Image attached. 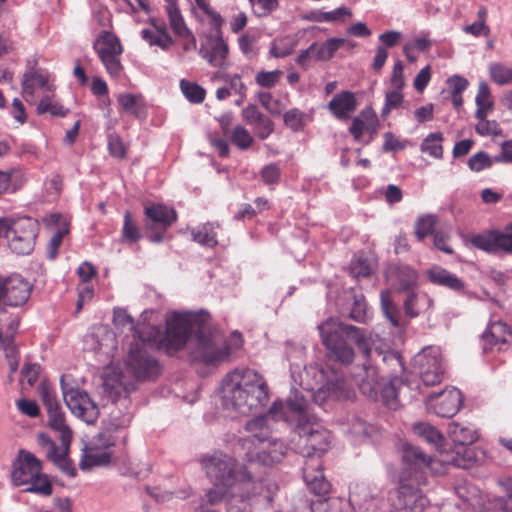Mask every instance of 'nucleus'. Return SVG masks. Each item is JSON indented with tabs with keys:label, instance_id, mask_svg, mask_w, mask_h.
<instances>
[{
	"label": "nucleus",
	"instance_id": "1",
	"mask_svg": "<svg viewBox=\"0 0 512 512\" xmlns=\"http://www.w3.org/2000/svg\"><path fill=\"white\" fill-rule=\"evenodd\" d=\"M146 328L149 333H139L138 339L130 344L126 360L129 371L137 379H151L160 371L159 362L146 349V342L157 343L172 355L189 341L192 361L208 365L224 361L230 355V347L219 330L188 314L175 312L167 320L163 334L156 327Z\"/></svg>",
	"mask_w": 512,
	"mask_h": 512
},
{
	"label": "nucleus",
	"instance_id": "2",
	"mask_svg": "<svg viewBox=\"0 0 512 512\" xmlns=\"http://www.w3.org/2000/svg\"><path fill=\"white\" fill-rule=\"evenodd\" d=\"M318 330L326 349L327 367L334 369L336 366L350 365L355 356L352 343L357 345L365 358L370 357L371 348L360 328L328 318L318 325Z\"/></svg>",
	"mask_w": 512,
	"mask_h": 512
},
{
	"label": "nucleus",
	"instance_id": "3",
	"mask_svg": "<svg viewBox=\"0 0 512 512\" xmlns=\"http://www.w3.org/2000/svg\"><path fill=\"white\" fill-rule=\"evenodd\" d=\"M222 398L225 406L241 414H247L267 404L268 386L257 371L237 368L223 378Z\"/></svg>",
	"mask_w": 512,
	"mask_h": 512
},
{
	"label": "nucleus",
	"instance_id": "4",
	"mask_svg": "<svg viewBox=\"0 0 512 512\" xmlns=\"http://www.w3.org/2000/svg\"><path fill=\"white\" fill-rule=\"evenodd\" d=\"M202 464L213 483L230 485L234 490H252V493L258 494L268 502L273 500L278 488L274 482L268 479L256 481L247 471L238 472L235 459L221 451H215L204 457Z\"/></svg>",
	"mask_w": 512,
	"mask_h": 512
},
{
	"label": "nucleus",
	"instance_id": "5",
	"mask_svg": "<svg viewBox=\"0 0 512 512\" xmlns=\"http://www.w3.org/2000/svg\"><path fill=\"white\" fill-rule=\"evenodd\" d=\"M11 478L15 486H25L23 492L42 496H50L53 493L51 481L42 473L40 460L31 452L20 450L13 463Z\"/></svg>",
	"mask_w": 512,
	"mask_h": 512
},
{
	"label": "nucleus",
	"instance_id": "6",
	"mask_svg": "<svg viewBox=\"0 0 512 512\" xmlns=\"http://www.w3.org/2000/svg\"><path fill=\"white\" fill-rule=\"evenodd\" d=\"M257 494L252 490H234L233 486L213 483L201 499L199 508L202 512L216 510L221 512L224 508L227 512H246V501Z\"/></svg>",
	"mask_w": 512,
	"mask_h": 512
},
{
	"label": "nucleus",
	"instance_id": "7",
	"mask_svg": "<svg viewBox=\"0 0 512 512\" xmlns=\"http://www.w3.org/2000/svg\"><path fill=\"white\" fill-rule=\"evenodd\" d=\"M447 433L457 450L455 456L443 459V461L459 468H468L474 460L473 450L468 446L477 440V431L471 425L452 422L448 425Z\"/></svg>",
	"mask_w": 512,
	"mask_h": 512
},
{
	"label": "nucleus",
	"instance_id": "8",
	"mask_svg": "<svg viewBox=\"0 0 512 512\" xmlns=\"http://www.w3.org/2000/svg\"><path fill=\"white\" fill-rule=\"evenodd\" d=\"M67 375L60 378L61 390L66 406L71 413L87 424H93L99 417L100 411L98 405L91 399L86 391L79 388L68 387Z\"/></svg>",
	"mask_w": 512,
	"mask_h": 512
},
{
	"label": "nucleus",
	"instance_id": "9",
	"mask_svg": "<svg viewBox=\"0 0 512 512\" xmlns=\"http://www.w3.org/2000/svg\"><path fill=\"white\" fill-rule=\"evenodd\" d=\"M413 368L425 386L441 383L444 378V367L439 347L423 348L414 356Z\"/></svg>",
	"mask_w": 512,
	"mask_h": 512
},
{
	"label": "nucleus",
	"instance_id": "10",
	"mask_svg": "<svg viewBox=\"0 0 512 512\" xmlns=\"http://www.w3.org/2000/svg\"><path fill=\"white\" fill-rule=\"evenodd\" d=\"M295 432L300 437V441L304 446V453L307 460H320V456L330 447L331 434L325 428L300 422L297 424Z\"/></svg>",
	"mask_w": 512,
	"mask_h": 512
},
{
	"label": "nucleus",
	"instance_id": "11",
	"mask_svg": "<svg viewBox=\"0 0 512 512\" xmlns=\"http://www.w3.org/2000/svg\"><path fill=\"white\" fill-rule=\"evenodd\" d=\"M144 215V227L147 232H152L149 240L153 243L162 242L167 229L177 220V213L173 208L159 203L146 206Z\"/></svg>",
	"mask_w": 512,
	"mask_h": 512
},
{
	"label": "nucleus",
	"instance_id": "12",
	"mask_svg": "<svg viewBox=\"0 0 512 512\" xmlns=\"http://www.w3.org/2000/svg\"><path fill=\"white\" fill-rule=\"evenodd\" d=\"M431 462L432 458L425 454L420 448L408 443L403 444V467L400 473V478L411 479L418 485H425V471L429 469Z\"/></svg>",
	"mask_w": 512,
	"mask_h": 512
},
{
	"label": "nucleus",
	"instance_id": "13",
	"mask_svg": "<svg viewBox=\"0 0 512 512\" xmlns=\"http://www.w3.org/2000/svg\"><path fill=\"white\" fill-rule=\"evenodd\" d=\"M93 47L107 72L113 77H118L123 69L119 59L123 48L119 38L113 33L104 31L97 38Z\"/></svg>",
	"mask_w": 512,
	"mask_h": 512
},
{
	"label": "nucleus",
	"instance_id": "14",
	"mask_svg": "<svg viewBox=\"0 0 512 512\" xmlns=\"http://www.w3.org/2000/svg\"><path fill=\"white\" fill-rule=\"evenodd\" d=\"M37 232V222L31 217L17 219L7 240L9 248L18 255L30 254L34 249Z\"/></svg>",
	"mask_w": 512,
	"mask_h": 512
},
{
	"label": "nucleus",
	"instance_id": "15",
	"mask_svg": "<svg viewBox=\"0 0 512 512\" xmlns=\"http://www.w3.org/2000/svg\"><path fill=\"white\" fill-rule=\"evenodd\" d=\"M471 244L487 253L496 254L504 252L512 254V223L504 231L489 230L483 233L472 235Z\"/></svg>",
	"mask_w": 512,
	"mask_h": 512
},
{
	"label": "nucleus",
	"instance_id": "16",
	"mask_svg": "<svg viewBox=\"0 0 512 512\" xmlns=\"http://www.w3.org/2000/svg\"><path fill=\"white\" fill-rule=\"evenodd\" d=\"M421 485L414 480L399 478L396 508L399 512H424L428 499L422 494Z\"/></svg>",
	"mask_w": 512,
	"mask_h": 512
},
{
	"label": "nucleus",
	"instance_id": "17",
	"mask_svg": "<svg viewBox=\"0 0 512 512\" xmlns=\"http://www.w3.org/2000/svg\"><path fill=\"white\" fill-rule=\"evenodd\" d=\"M269 417L276 418L277 416L269 415L268 412L266 415L255 417L246 422L244 429L249 435L238 440V445L244 453L253 451L255 446L267 445L266 441L274 436L269 424Z\"/></svg>",
	"mask_w": 512,
	"mask_h": 512
},
{
	"label": "nucleus",
	"instance_id": "18",
	"mask_svg": "<svg viewBox=\"0 0 512 512\" xmlns=\"http://www.w3.org/2000/svg\"><path fill=\"white\" fill-rule=\"evenodd\" d=\"M462 395L457 388H446L437 394H430L426 398V406L439 417H453L462 405Z\"/></svg>",
	"mask_w": 512,
	"mask_h": 512
},
{
	"label": "nucleus",
	"instance_id": "19",
	"mask_svg": "<svg viewBox=\"0 0 512 512\" xmlns=\"http://www.w3.org/2000/svg\"><path fill=\"white\" fill-rule=\"evenodd\" d=\"M32 286L20 275L0 280V304L18 307L27 302Z\"/></svg>",
	"mask_w": 512,
	"mask_h": 512
},
{
	"label": "nucleus",
	"instance_id": "20",
	"mask_svg": "<svg viewBox=\"0 0 512 512\" xmlns=\"http://www.w3.org/2000/svg\"><path fill=\"white\" fill-rule=\"evenodd\" d=\"M266 444L255 446L253 451L245 452V459L251 464L264 466H271L280 462L286 454V444L275 436L267 440Z\"/></svg>",
	"mask_w": 512,
	"mask_h": 512
},
{
	"label": "nucleus",
	"instance_id": "21",
	"mask_svg": "<svg viewBox=\"0 0 512 512\" xmlns=\"http://www.w3.org/2000/svg\"><path fill=\"white\" fill-rule=\"evenodd\" d=\"M349 503L357 512H377L382 497L378 488L358 483L350 488Z\"/></svg>",
	"mask_w": 512,
	"mask_h": 512
},
{
	"label": "nucleus",
	"instance_id": "22",
	"mask_svg": "<svg viewBox=\"0 0 512 512\" xmlns=\"http://www.w3.org/2000/svg\"><path fill=\"white\" fill-rule=\"evenodd\" d=\"M309 402L298 389H292L285 402L275 401L269 409V415L277 416L285 421L289 420L288 413L298 417L299 423L306 414Z\"/></svg>",
	"mask_w": 512,
	"mask_h": 512
},
{
	"label": "nucleus",
	"instance_id": "23",
	"mask_svg": "<svg viewBox=\"0 0 512 512\" xmlns=\"http://www.w3.org/2000/svg\"><path fill=\"white\" fill-rule=\"evenodd\" d=\"M215 36L207 39V47L202 46L199 54L213 67L222 68L225 66L228 55V45L222 37V30H215Z\"/></svg>",
	"mask_w": 512,
	"mask_h": 512
},
{
	"label": "nucleus",
	"instance_id": "24",
	"mask_svg": "<svg viewBox=\"0 0 512 512\" xmlns=\"http://www.w3.org/2000/svg\"><path fill=\"white\" fill-rule=\"evenodd\" d=\"M303 479L310 492L315 495H325L330 491V483L324 477L319 459L306 460Z\"/></svg>",
	"mask_w": 512,
	"mask_h": 512
},
{
	"label": "nucleus",
	"instance_id": "25",
	"mask_svg": "<svg viewBox=\"0 0 512 512\" xmlns=\"http://www.w3.org/2000/svg\"><path fill=\"white\" fill-rule=\"evenodd\" d=\"M386 276L388 279L395 281L397 291L400 293L414 291L419 279L418 272L411 266L404 264L391 265L386 272Z\"/></svg>",
	"mask_w": 512,
	"mask_h": 512
},
{
	"label": "nucleus",
	"instance_id": "26",
	"mask_svg": "<svg viewBox=\"0 0 512 512\" xmlns=\"http://www.w3.org/2000/svg\"><path fill=\"white\" fill-rule=\"evenodd\" d=\"M38 442L43 448L46 449L47 458L53 461L62 472L70 477L76 476V469L73 467L72 462L68 458L69 448L66 449V447L62 446L63 451L59 453L55 443L43 433L38 435Z\"/></svg>",
	"mask_w": 512,
	"mask_h": 512
},
{
	"label": "nucleus",
	"instance_id": "27",
	"mask_svg": "<svg viewBox=\"0 0 512 512\" xmlns=\"http://www.w3.org/2000/svg\"><path fill=\"white\" fill-rule=\"evenodd\" d=\"M426 277L432 284L445 287L456 293H463L465 290V283L441 266H432L426 271Z\"/></svg>",
	"mask_w": 512,
	"mask_h": 512
},
{
	"label": "nucleus",
	"instance_id": "28",
	"mask_svg": "<svg viewBox=\"0 0 512 512\" xmlns=\"http://www.w3.org/2000/svg\"><path fill=\"white\" fill-rule=\"evenodd\" d=\"M408 389V385L401 376L392 377L389 382L379 389L381 399L389 409L396 410L403 399V391Z\"/></svg>",
	"mask_w": 512,
	"mask_h": 512
},
{
	"label": "nucleus",
	"instance_id": "29",
	"mask_svg": "<svg viewBox=\"0 0 512 512\" xmlns=\"http://www.w3.org/2000/svg\"><path fill=\"white\" fill-rule=\"evenodd\" d=\"M356 107V97L350 91H342L335 94L327 106L329 111L340 120L349 119L350 114L355 111Z\"/></svg>",
	"mask_w": 512,
	"mask_h": 512
},
{
	"label": "nucleus",
	"instance_id": "30",
	"mask_svg": "<svg viewBox=\"0 0 512 512\" xmlns=\"http://www.w3.org/2000/svg\"><path fill=\"white\" fill-rule=\"evenodd\" d=\"M509 336H511V331L506 323L502 321L491 323L482 335L484 341L483 351L487 353L494 346H499L498 350H502L501 345L508 343Z\"/></svg>",
	"mask_w": 512,
	"mask_h": 512
},
{
	"label": "nucleus",
	"instance_id": "31",
	"mask_svg": "<svg viewBox=\"0 0 512 512\" xmlns=\"http://www.w3.org/2000/svg\"><path fill=\"white\" fill-rule=\"evenodd\" d=\"M403 301L405 315L409 318H416L422 312L429 309L433 300L424 292L417 290L408 291Z\"/></svg>",
	"mask_w": 512,
	"mask_h": 512
},
{
	"label": "nucleus",
	"instance_id": "32",
	"mask_svg": "<svg viewBox=\"0 0 512 512\" xmlns=\"http://www.w3.org/2000/svg\"><path fill=\"white\" fill-rule=\"evenodd\" d=\"M111 456L110 450L86 444L79 462V468L81 470H88L96 466H105L110 463Z\"/></svg>",
	"mask_w": 512,
	"mask_h": 512
},
{
	"label": "nucleus",
	"instance_id": "33",
	"mask_svg": "<svg viewBox=\"0 0 512 512\" xmlns=\"http://www.w3.org/2000/svg\"><path fill=\"white\" fill-rule=\"evenodd\" d=\"M19 318L11 316L6 323L0 318V346L8 356H13L17 352L14 344V336L19 328Z\"/></svg>",
	"mask_w": 512,
	"mask_h": 512
},
{
	"label": "nucleus",
	"instance_id": "34",
	"mask_svg": "<svg viewBox=\"0 0 512 512\" xmlns=\"http://www.w3.org/2000/svg\"><path fill=\"white\" fill-rule=\"evenodd\" d=\"M47 413L49 426L60 433L61 445L68 449L72 438V432L65 423V414L61 405L48 410Z\"/></svg>",
	"mask_w": 512,
	"mask_h": 512
},
{
	"label": "nucleus",
	"instance_id": "35",
	"mask_svg": "<svg viewBox=\"0 0 512 512\" xmlns=\"http://www.w3.org/2000/svg\"><path fill=\"white\" fill-rule=\"evenodd\" d=\"M364 374L358 383L359 389L365 396L376 400L381 388L377 369L373 366H364Z\"/></svg>",
	"mask_w": 512,
	"mask_h": 512
},
{
	"label": "nucleus",
	"instance_id": "36",
	"mask_svg": "<svg viewBox=\"0 0 512 512\" xmlns=\"http://www.w3.org/2000/svg\"><path fill=\"white\" fill-rule=\"evenodd\" d=\"M36 87L51 90V86L48 84L47 74L41 69H35L23 75L22 92L24 95L33 96Z\"/></svg>",
	"mask_w": 512,
	"mask_h": 512
},
{
	"label": "nucleus",
	"instance_id": "37",
	"mask_svg": "<svg viewBox=\"0 0 512 512\" xmlns=\"http://www.w3.org/2000/svg\"><path fill=\"white\" fill-rule=\"evenodd\" d=\"M381 310L385 318L391 323L393 327H401L402 318L398 306L394 303L391 292L383 290L380 293Z\"/></svg>",
	"mask_w": 512,
	"mask_h": 512
},
{
	"label": "nucleus",
	"instance_id": "38",
	"mask_svg": "<svg viewBox=\"0 0 512 512\" xmlns=\"http://www.w3.org/2000/svg\"><path fill=\"white\" fill-rule=\"evenodd\" d=\"M343 46L353 48L356 46V44L344 38H330L326 40L320 47H316L315 58L316 60L320 61L330 60L334 56L335 52Z\"/></svg>",
	"mask_w": 512,
	"mask_h": 512
},
{
	"label": "nucleus",
	"instance_id": "39",
	"mask_svg": "<svg viewBox=\"0 0 512 512\" xmlns=\"http://www.w3.org/2000/svg\"><path fill=\"white\" fill-rule=\"evenodd\" d=\"M413 431L428 443L433 444L440 452H443L442 445L444 438L434 426L428 423H416L413 426Z\"/></svg>",
	"mask_w": 512,
	"mask_h": 512
},
{
	"label": "nucleus",
	"instance_id": "40",
	"mask_svg": "<svg viewBox=\"0 0 512 512\" xmlns=\"http://www.w3.org/2000/svg\"><path fill=\"white\" fill-rule=\"evenodd\" d=\"M458 497L469 507L476 509L483 503L482 496L477 487L472 484L464 483L456 487Z\"/></svg>",
	"mask_w": 512,
	"mask_h": 512
},
{
	"label": "nucleus",
	"instance_id": "41",
	"mask_svg": "<svg viewBox=\"0 0 512 512\" xmlns=\"http://www.w3.org/2000/svg\"><path fill=\"white\" fill-rule=\"evenodd\" d=\"M166 12L168 15L170 27L174 34L177 37L187 35L190 29L186 26L177 3L167 4Z\"/></svg>",
	"mask_w": 512,
	"mask_h": 512
},
{
	"label": "nucleus",
	"instance_id": "42",
	"mask_svg": "<svg viewBox=\"0 0 512 512\" xmlns=\"http://www.w3.org/2000/svg\"><path fill=\"white\" fill-rule=\"evenodd\" d=\"M118 102L123 111L136 117H140L141 114L144 112L143 100L142 97L139 95H134L130 93L120 94L118 96Z\"/></svg>",
	"mask_w": 512,
	"mask_h": 512
},
{
	"label": "nucleus",
	"instance_id": "43",
	"mask_svg": "<svg viewBox=\"0 0 512 512\" xmlns=\"http://www.w3.org/2000/svg\"><path fill=\"white\" fill-rule=\"evenodd\" d=\"M443 135L440 132L430 133L422 141L420 149L422 152L429 154L430 156L440 159L443 157L442 147Z\"/></svg>",
	"mask_w": 512,
	"mask_h": 512
},
{
	"label": "nucleus",
	"instance_id": "44",
	"mask_svg": "<svg viewBox=\"0 0 512 512\" xmlns=\"http://www.w3.org/2000/svg\"><path fill=\"white\" fill-rule=\"evenodd\" d=\"M347 301H351L349 317L356 322H363L366 318L367 304L362 294L350 292L346 295Z\"/></svg>",
	"mask_w": 512,
	"mask_h": 512
},
{
	"label": "nucleus",
	"instance_id": "45",
	"mask_svg": "<svg viewBox=\"0 0 512 512\" xmlns=\"http://www.w3.org/2000/svg\"><path fill=\"white\" fill-rule=\"evenodd\" d=\"M0 180H3V188L0 189V194L5 192H15L20 189L24 183V174L21 170L13 169L9 172L0 171Z\"/></svg>",
	"mask_w": 512,
	"mask_h": 512
},
{
	"label": "nucleus",
	"instance_id": "46",
	"mask_svg": "<svg viewBox=\"0 0 512 512\" xmlns=\"http://www.w3.org/2000/svg\"><path fill=\"white\" fill-rule=\"evenodd\" d=\"M191 234L193 240L203 246L214 247L218 243L214 227L210 223L193 229Z\"/></svg>",
	"mask_w": 512,
	"mask_h": 512
},
{
	"label": "nucleus",
	"instance_id": "47",
	"mask_svg": "<svg viewBox=\"0 0 512 512\" xmlns=\"http://www.w3.org/2000/svg\"><path fill=\"white\" fill-rule=\"evenodd\" d=\"M489 75L492 81L500 86L512 82V68L499 62L489 64Z\"/></svg>",
	"mask_w": 512,
	"mask_h": 512
},
{
	"label": "nucleus",
	"instance_id": "48",
	"mask_svg": "<svg viewBox=\"0 0 512 512\" xmlns=\"http://www.w3.org/2000/svg\"><path fill=\"white\" fill-rule=\"evenodd\" d=\"M180 89L183 95L191 102L195 104L202 103L205 99L206 91L203 87L197 83L182 79L180 81Z\"/></svg>",
	"mask_w": 512,
	"mask_h": 512
},
{
	"label": "nucleus",
	"instance_id": "49",
	"mask_svg": "<svg viewBox=\"0 0 512 512\" xmlns=\"http://www.w3.org/2000/svg\"><path fill=\"white\" fill-rule=\"evenodd\" d=\"M437 223V217L434 215H423L415 223V236L418 241H422L429 234H434V227Z\"/></svg>",
	"mask_w": 512,
	"mask_h": 512
},
{
	"label": "nucleus",
	"instance_id": "50",
	"mask_svg": "<svg viewBox=\"0 0 512 512\" xmlns=\"http://www.w3.org/2000/svg\"><path fill=\"white\" fill-rule=\"evenodd\" d=\"M306 114L297 108H292L286 111L283 115L284 123L293 132L302 131L306 125L305 123Z\"/></svg>",
	"mask_w": 512,
	"mask_h": 512
},
{
	"label": "nucleus",
	"instance_id": "51",
	"mask_svg": "<svg viewBox=\"0 0 512 512\" xmlns=\"http://www.w3.org/2000/svg\"><path fill=\"white\" fill-rule=\"evenodd\" d=\"M36 110L38 114L50 113L52 116L59 117L66 116L69 111L61 104L54 102L49 96H46L40 100Z\"/></svg>",
	"mask_w": 512,
	"mask_h": 512
},
{
	"label": "nucleus",
	"instance_id": "52",
	"mask_svg": "<svg viewBox=\"0 0 512 512\" xmlns=\"http://www.w3.org/2000/svg\"><path fill=\"white\" fill-rule=\"evenodd\" d=\"M122 237L130 243H135L141 239V233L129 211L124 214Z\"/></svg>",
	"mask_w": 512,
	"mask_h": 512
},
{
	"label": "nucleus",
	"instance_id": "53",
	"mask_svg": "<svg viewBox=\"0 0 512 512\" xmlns=\"http://www.w3.org/2000/svg\"><path fill=\"white\" fill-rule=\"evenodd\" d=\"M231 141L239 149L246 150L253 143V137L249 131L241 125H237L231 133Z\"/></svg>",
	"mask_w": 512,
	"mask_h": 512
},
{
	"label": "nucleus",
	"instance_id": "54",
	"mask_svg": "<svg viewBox=\"0 0 512 512\" xmlns=\"http://www.w3.org/2000/svg\"><path fill=\"white\" fill-rule=\"evenodd\" d=\"M113 321H114L115 325H117V326L124 327L126 325H130L131 330H133V335H134L135 340L138 339L139 333L146 334L144 331H142L139 328L134 326L133 318L131 317L130 314H128V312L125 309H122V308L114 309Z\"/></svg>",
	"mask_w": 512,
	"mask_h": 512
},
{
	"label": "nucleus",
	"instance_id": "55",
	"mask_svg": "<svg viewBox=\"0 0 512 512\" xmlns=\"http://www.w3.org/2000/svg\"><path fill=\"white\" fill-rule=\"evenodd\" d=\"M403 102L401 90L387 92L385 95V104L381 111V117L386 118L391 110L398 108Z\"/></svg>",
	"mask_w": 512,
	"mask_h": 512
},
{
	"label": "nucleus",
	"instance_id": "56",
	"mask_svg": "<svg viewBox=\"0 0 512 512\" xmlns=\"http://www.w3.org/2000/svg\"><path fill=\"white\" fill-rule=\"evenodd\" d=\"M493 160L484 151H479L468 160V167L475 172H480L486 168H490Z\"/></svg>",
	"mask_w": 512,
	"mask_h": 512
},
{
	"label": "nucleus",
	"instance_id": "57",
	"mask_svg": "<svg viewBox=\"0 0 512 512\" xmlns=\"http://www.w3.org/2000/svg\"><path fill=\"white\" fill-rule=\"evenodd\" d=\"M253 12L258 17L272 13L278 7V0H249Z\"/></svg>",
	"mask_w": 512,
	"mask_h": 512
},
{
	"label": "nucleus",
	"instance_id": "58",
	"mask_svg": "<svg viewBox=\"0 0 512 512\" xmlns=\"http://www.w3.org/2000/svg\"><path fill=\"white\" fill-rule=\"evenodd\" d=\"M350 272L356 278L370 275L371 267L368 259L362 256L354 257L350 264Z\"/></svg>",
	"mask_w": 512,
	"mask_h": 512
},
{
	"label": "nucleus",
	"instance_id": "59",
	"mask_svg": "<svg viewBox=\"0 0 512 512\" xmlns=\"http://www.w3.org/2000/svg\"><path fill=\"white\" fill-rule=\"evenodd\" d=\"M197 6L210 18V24L215 30H220L224 23L222 16L210 7L208 0H195Z\"/></svg>",
	"mask_w": 512,
	"mask_h": 512
},
{
	"label": "nucleus",
	"instance_id": "60",
	"mask_svg": "<svg viewBox=\"0 0 512 512\" xmlns=\"http://www.w3.org/2000/svg\"><path fill=\"white\" fill-rule=\"evenodd\" d=\"M116 443V438L109 429L99 432L95 435L88 445L102 449L110 450Z\"/></svg>",
	"mask_w": 512,
	"mask_h": 512
},
{
	"label": "nucleus",
	"instance_id": "61",
	"mask_svg": "<svg viewBox=\"0 0 512 512\" xmlns=\"http://www.w3.org/2000/svg\"><path fill=\"white\" fill-rule=\"evenodd\" d=\"M39 395L47 411L61 405L56 397L55 391L46 383L40 385Z\"/></svg>",
	"mask_w": 512,
	"mask_h": 512
},
{
	"label": "nucleus",
	"instance_id": "62",
	"mask_svg": "<svg viewBox=\"0 0 512 512\" xmlns=\"http://www.w3.org/2000/svg\"><path fill=\"white\" fill-rule=\"evenodd\" d=\"M475 131L481 136H501L503 131L496 120L478 122Z\"/></svg>",
	"mask_w": 512,
	"mask_h": 512
},
{
	"label": "nucleus",
	"instance_id": "63",
	"mask_svg": "<svg viewBox=\"0 0 512 512\" xmlns=\"http://www.w3.org/2000/svg\"><path fill=\"white\" fill-rule=\"evenodd\" d=\"M282 75V72L279 70L274 71H261L258 72L255 81L258 85L264 88H272L276 85L278 82L280 76Z\"/></svg>",
	"mask_w": 512,
	"mask_h": 512
},
{
	"label": "nucleus",
	"instance_id": "64",
	"mask_svg": "<svg viewBox=\"0 0 512 512\" xmlns=\"http://www.w3.org/2000/svg\"><path fill=\"white\" fill-rule=\"evenodd\" d=\"M448 91L451 95L462 94L468 87V80L460 75H453L446 81Z\"/></svg>",
	"mask_w": 512,
	"mask_h": 512
}]
</instances>
